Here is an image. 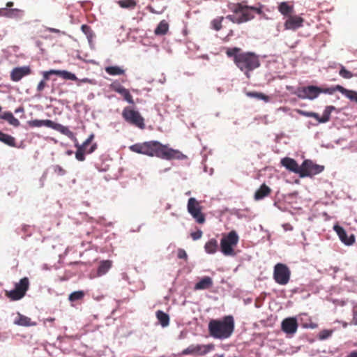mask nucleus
I'll list each match as a JSON object with an SVG mask.
<instances>
[{
    "label": "nucleus",
    "instance_id": "obj_17",
    "mask_svg": "<svg viewBox=\"0 0 357 357\" xmlns=\"http://www.w3.org/2000/svg\"><path fill=\"white\" fill-rule=\"evenodd\" d=\"M31 73L29 66L17 67L10 72V79L13 82H19L22 77Z\"/></svg>",
    "mask_w": 357,
    "mask_h": 357
},
{
    "label": "nucleus",
    "instance_id": "obj_10",
    "mask_svg": "<svg viewBox=\"0 0 357 357\" xmlns=\"http://www.w3.org/2000/svg\"><path fill=\"white\" fill-rule=\"evenodd\" d=\"M188 212L191 215L195 222L198 224H204L206 222V217L202 213L203 207L201 202L194 197H190L187 204Z\"/></svg>",
    "mask_w": 357,
    "mask_h": 357
},
{
    "label": "nucleus",
    "instance_id": "obj_51",
    "mask_svg": "<svg viewBox=\"0 0 357 357\" xmlns=\"http://www.w3.org/2000/svg\"><path fill=\"white\" fill-rule=\"evenodd\" d=\"M52 71H56V70H51L50 71H47V72H45L44 74H43V77L45 79H49V76L50 75H54V73H52Z\"/></svg>",
    "mask_w": 357,
    "mask_h": 357
},
{
    "label": "nucleus",
    "instance_id": "obj_14",
    "mask_svg": "<svg viewBox=\"0 0 357 357\" xmlns=\"http://www.w3.org/2000/svg\"><path fill=\"white\" fill-rule=\"evenodd\" d=\"M213 344H191L182 351L183 355L204 356L213 349Z\"/></svg>",
    "mask_w": 357,
    "mask_h": 357
},
{
    "label": "nucleus",
    "instance_id": "obj_54",
    "mask_svg": "<svg viewBox=\"0 0 357 357\" xmlns=\"http://www.w3.org/2000/svg\"><path fill=\"white\" fill-rule=\"evenodd\" d=\"M13 2L12 1H8L7 3H6V7L7 8H10L11 7L13 6Z\"/></svg>",
    "mask_w": 357,
    "mask_h": 357
},
{
    "label": "nucleus",
    "instance_id": "obj_27",
    "mask_svg": "<svg viewBox=\"0 0 357 357\" xmlns=\"http://www.w3.org/2000/svg\"><path fill=\"white\" fill-rule=\"evenodd\" d=\"M0 142L11 147L16 146V141L15 137L8 134L3 132L2 131H0Z\"/></svg>",
    "mask_w": 357,
    "mask_h": 357
},
{
    "label": "nucleus",
    "instance_id": "obj_48",
    "mask_svg": "<svg viewBox=\"0 0 357 357\" xmlns=\"http://www.w3.org/2000/svg\"><path fill=\"white\" fill-rule=\"evenodd\" d=\"M303 326L304 328H312V329H314V328H317V326H318L317 323H314V322L312 321L311 320H310L309 323L303 324Z\"/></svg>",
    "mask_w": 357,
    "mask_h": 357
},
{
    "label": "nucleus",
    "instance_id": "obj_34",
    "mask_svg": "<svg viewBox=\"0 0 357 357\" xmlns=\"http://www.w3.org/2000/svg\"><path fill=\"white\" fill-rule=\"evenodd\" d=\"M117 3L121 8L126 9H134L137 6L135 0H119Z\"/></svg>",
    "mask_w": 357,
    "mask_h": 357
},
{
    "label": "nucleus",
    "instance_id": "obj_12",
    "mask_svg": "<svg viewBox=\"0 0 357 357\" xmlns=\"http://www.w3.org/2000/svg\"><path fill=\"white\" fill-rule=\"evenodd\" d=\"M324 170V166L314 163L312 160H305L301 165V172L300 177H312L316 174L322 172Z\"/></svg>",
    "mask_w": 357,
    "mask_h": 357
},
{
    "label": "nucleus",
    "instance_id": "obj_32",
    "mask_svg": "<svg viewBox=\"0 0 357 357\" xmlns=\"http://www.w3.org/2000/svg\"><path fill=\"white\" fill-rule=\"evenodd\" d=\"M337 91L342 93L345 95L348 98L351 100H356L357 99V93L354 91H350L344 89L343 86L340 85H337Z\"/></svg>",
    "mask_w": 357,
    "mask_h": 357
},
{
    "label": "nucleus",
    "instance_id": "obj_6",
    "mask_svg": "<svg viewBox=\"0 0 357 357\" xmlns=\"http://www.w3.org/2000/svg\"><path fill=\"white\" fill-rule=\"evenodd\" d=\"M95 137L93 133H91L88 138L82 143V144H79L77 141H74L75 146L77 148V151L75 152V158L79 161H84L85 160L84 154H91L94 152L98 145L96 143L92 144V142Z\"/></svg>",
    "mask_w": 357,
    "mask_h": 357
},
{
    "label": "nucleus",
    "instance_id": "obj_38",
    "mask_svg": "<svg viewBox=\"0 0 357 357\" xmlns=\"http://www.w3.org/2000/svg\"><path fill=\"white\" fill-rule=\"evenodd\" d=\"M246 94L249 97L255 98H257L259 100H263L265 102H268L269 100L268 96H267L266 95H265L262 93H260V92L251 91V92H248Z\"/></svg>",
    "mask_w": 357,
    "mask_h": 357
},
{
    "label": "nucleus",
    "instance_id": "obj_50",
    "mask_svg": "<svg viewBox=\"0 0 357 357\" xmlns=\"http://www.w3.org/2000/svg\"><path fill=\"white\" fill-rule=\"evenodd\" d=\"M8 15V8H0V17H6Z\"/></svg>",
    "mask_w": 357,
    "mask_h": 357
},
{
    "label": "nucleus",
    "instance_id": "obj_16",
    "mask_svg": "<svg viewBox=\"0 0 357 357\" xmlns=\"http://www.w3.org/2000/svg\"><path fill=\"white\" fill-rule=\"evenodd\" d=\"M109 88L112 91H114L121 95L123 97V99L128 103L134 104L133 98L129 90L123 86L118 81L113 82L109 85Z\"/></svg>",
    "mask_w": 357,
    "mask_h": 357
},
{
    "label": "nucleus",
    "instance_id": "obj_25",
    "mask_svg": "<svg viewBox=\"0 0 357 357\" xmlns=\"http://www.w3.org/2000/svg\"><path fill=\"white\" fill-rule=\"evenodd\" d=\"M112 266V261L110 260L101 261L97 271V276L100 277L106 274Z\"/></svg>",
    "mask_w": 357,
    "mask_h": 357
},
{
    "label": "nucleus",
    "instance_id": "obj_42",
    "mask_svg": "<svg viewBox=\"0 0 357 357\" xmlns=\"http://www.w3.org/2000/svg\"><path fill=\"white\" fill-rule=\"evenodd\" d=\"M339 75L345 79H350V78L353 77V76H354L353 74L350 71L347 70L342 66H341V68L340 70Z\"/></svg>",
    "mask_w": 357,
    "mask_h": 357
},
{
    "label": "nucleus",
    "instance_id": "obj_21",
    "mask_svg": "<svg viewBox=\"0 0 357 357\" xmlns=\"http://www.w3.org/2000/svg\"><path fill=\"white\" fill-rule=\"evenodd\" d=\"M334 230L337 234L340 239L344 244L350 245H352L354 243V236H351L350 237H348L346 231L342 227H340L339 225H335L334 226Z\"/></svg>",
    "mask_w": 357,
    "mask_h": 357
},
{
    "label": "nucleus",
    "instance_id": "obj_11",
    "mask_svg": "<svg viewBox=\"0 0 357 357\" xmlns=\"http://www.w3.org/2000/svg\"><path fill=\"white\" fill-rule=\"evenodd\" d=\"M291 271L287 265L277 264L274 267L273 278L280 285H286L290 280Z\"/></svg>",
    "mask_w": 357,
    "mask_h": 357
},
{
    "label": "nucleus",
    "instance_id": "obj_18",
    "mask_svg": "<svg viewBox=\"0 0 357 357\" xmlns=\"http://www.w3.org/2000/svg\"><path fill=\"white\" fill-rule=\"evenodd\" d=\"M282 330L287 334H294L298 328V323L295 318L284 319L281 324Z\"/></svg>",
    "mask_w": 357,
    "mask_h": 357
},
{
    "label": "nucleus",
    "instance_id": "obj_8",
    "mask_svg": "<svg viewBox=\"0 0 357 357\" xmlns=\"http://www.w3.org/2000/svg\"><path fill=\"white\" fill-rule=\"evenodd\" d=\"M239 237L235 231H231L220 241V250L225 256L235 255L234 248L238 244Z\"/></svg>",
    "mask_w": 357,
    "mask_h": 357
},
{
    "label": "nucleus",
    "instance_id": "obj_1",
    "mask_svg": "<svg viewBox=\"0 0 357 357\" xmlns=\"http://www.w3.org/2000/svg\"><path fill=\"white\" fill-rule=\"evenodd\" d=\"M132 152L146 155L150 157H157L163 160H183L187 156L179 150L169 147L167 144H162L158 141L151 140L143 143H137L129 147Z\"/></svg>",
    "mask_w": 357,
    "mask_h": 357
},
{
    "label": "nucleus",
    "instance_id": "obj_15",
    "mask_svg": "<svg viewBox=\"0 0 357 357\" xmlns=\"http://www.w3.org/2000/svg\"><path fill=\"white\" fill-rule=\"evenodd\" d=\"M335 109L334 106H327L326 107L322 116H319V114L313 112H306L303 110H298V113L306 116V117H312L315 119L319 123H326L331 119V112Z\"/></svg>",
    "mask_w": 357,
    "mask_h": 357
},
{
    "label": "nucleus",
    "instance_id": "obj_22",
    "mask_svg": "<svg viewBox=\"0 0 357 357\" xmlns=\"http://www.w3.org/2000/svg\"><path fill=\"white\" fill-rule=\"evenodd\" d=\"M213 284V280L208 276H205L195 285V290H204L210 289Z\"/></svg>",
    "mask_w": 357,
    "mask_h": 357
},
{
    "label": "nucleus",
    "instance_id": "obj_55",
    "mask_svg": "<svg viewBox=\"0 0 357 357\" xmlns=\"http://www.w3.org/2000/svg\"><path fill=\"white\" fill-rule=\"evenodd\" d=\"M349 357H357V352L356 351L351 352L349 354Z\"/></svg>",
    "mask_w": 357,
    "mask_h": 357
},
{
    "label": "nucleus",
    "instance_id": "obj_26",
    "mask_svg": "<svg viewBox=\"0 0 357 357\" xmlns=\"http://www.w3.org/2000/svg\"><path fill=\"white\" fill-rule=\"evenodd\" d=\"M0 118L8 121L10 125L17 127L20 126V121L15 118L13 113L10 112H6L0 115Z\"/></svg>",
    "mask_w": 357,
    "mask_h": 357
},
{
    "label": "nucleus",
    "instance_id": "obj_49",
    "mask_svg": "<svg viewBox=\"0 0 357 357\" xmlns=\"http://www.w3.org/2000/svg\"><path fill=\"white\" fill-rule=\"evenodd\" d=\"M45 86L46 83L45 80H41L38 84L37 91L39 92L42 91L45 89Z\"/></svg>",
    "mask_w": 357,
    "mask_h": 357
},
{
    "label": "nucleus",
    "instance_id": "obj_29",
    "mask_svg": "<svg viewBox=\"0 0 357 357\" xmlns=\"http://www.w3.org/2000/svg\"><path fill=\"white\" fill-rule=\"evenodd\" d=\"M156 317L162 327H167L169 324V316L162 312V310H158L155 313Z\"/></svg>",
    "mask_w": 357,
    "mask_h": 357
},
{
    "label": "nucleus",
    "instance_id": "obj_23",
    "mask_svg": "<svg viewBox=\"0 0 357 357\" xmlns=\"http://www.w3.org/2000/svg\"><path fill=\"white\" fill-rule=\"evenodd\" d=\"M14 324L15 325L21 326H36V322L31 321V319L26 317L20 312L17 313V317L14 320Z\"/></svg>",
    "mask_w": 357,
    "mask_h": 357
},
{
    "label": "nucleus",
    "instance_id": "obj_4",
    "mask_svg": "<svg viewBox=\"0 0 357 357\" xmlns=\"http://www.w3.org/2000/svg\"><path fill=\"white\" fill-rule=\"evenodd\" d=\"M230 10L234 14L228 15L226 18L235 24H241L251 20L255 17V13H261L259 8L243 6L240 3L233 4Z\"/></svg>",
    "mask_w": 357,
    "mask_h": 357
},
{
    "label": "nucleus",
    "instance_id": "obj_28",
    "mask_svg": "<svg viewBox=\"0 0 357 357\" xmlns=\"http://www.w3.org/2000/svg\"><path fill=\"white\" fill-rule=\"evenodd\" d=\"M204 249L208 254L215 253L218 249V241L215 238L210 239L205 243Z\"/></svg>",
    "mask_w": 357,
    "mask_h": 357
},
{
    "label": "nucleus",
    "instance_id": "obj_30",
    "mask_svg": "<svg viewBox=\"0 0 357 357\" xmlns=\"http://www.w3.org/2000/svg\"><path fill=\"white\" fill-rule=\"evenodd\" d=\"M169 30V24L165 20H162L154 31V33L157 36L165 35Z\"/></svg>",
    "mask_w": 357,
    "mask_h": 357
},
{
    "label": "nucleus",
    "instance_id": "obj_3",
    "mask_svg": "<svg viewBox=\"0 0 357 357\" xmlns=\"http://www.w3.org/2000/svg\"><path fill=\"white\" fill-rule=\"evenodd\" d=\"M234 330V320L232 316H225L221 320L212 319L208 323L211 336L216 339L229 338Z\"/></svg>",
    "mask_w": 357,
    "mask_h": 357
},
{
    "label": "nucleus",
    "instance_id": "obj_53",
    "mask_svg": "<svg viewBox=\"0 0 357 357\" xmlns=\"http://www.w3.org/2000/svg\"><path fill=\"white\" fill-rule=\"evenodd\" d=\"M47 30L50 32V33H61L60 30L59 29H54V28H51V27H49L47 29Z\"/></svg>",
    "mask_w": 357,
    "mask_h": 357
},
{
    "label": "nucleus",
    "instance_id": "obj_58",
    "mask_svg": "<svg viewBox=\"0 0 357 357\" xmlns=\"http://www.w3.org/2000/svg\"><path fill=\"white\" fill-rule=\"evenodd\" d=\"M1 111V107L0 106V112Z\"/></svg>",
    "mask_w": 357,
    "mask_h": 357
},
{
    "label": "nucleus",
    "instance_id": "obj_36",
    "mask_svg": "<svg viewBox=\"0 0 357 357\" xmlns=\"http://www.w3.org/2000/svg\"><path fill=\"white\" fill-rule=\"evenodd\" d=\"M279 11L284 15H287L293 12V7L286 2H282L279 6Z\"/></svg>",
    "mask_w": 357,
    "mask_h": 357
},
{
    "label": "nucleus",
    "instance_id": "obj_46",
    "mask_svg": "<svg viewBox=\"0 0 357 357\" xmlns=\"http://www.w3.org/2000/svg\"><path fill=\"white\" fill-rule=\"evenodd\" d=\"M53 169L54 173H56L59 176H63L66 174V170L60 165H54L53 167Z\"/></svg>",
    "mask_w": 357,
    "mask_h": 357
},
{
    "label": "nucleus",
    "instance_id": "obj_9",
    "mask_svg": "<svg viewBox=\"0 0 357 357\" xmlns=\"http://www.w3.org/2000/svg\"><path fill=\"white\" fill-rule=\"evenodd\" d=\"M122 117L129 124L140 129L145 128L144 119L138 111L130 107H126L122 112Z\"/></svg>",
    "mask_w": 357,
    "mask_h": 357
},
{
    "label": "nucleus",
    "instance_id": "obj_33",
    "mask_svg": "<svg viewBox=\"0 0 357 357\" xmlns=\"http://www.w3.org/2000/svg\"><path fill=\"white\" fill-rule=\"evenodd\" d=\"M52 73H54V75H58L65 79H69L73 81L77 79V77L75 74L68 72L66 70H56V71H52Z\"/></svg>",
    "mask_w": 357,
    "mask_h": 357
},
{
    "label": "nucleus",
    "instance_id": "obj_37",
    "mask_svg": "<svg viewBox=\"0 0 357 357\" xmlns=\"http://www.w3.org/2000/svg\"><path fill=\"white\" fill-rule=\"evenodd\" d=\"M224 20V17L221 16V17H218L215 19H213L211 22V27L218 31H220L222 26V22Z\"/></svg>",
    "mask_w": 357,
    "mask_h": 357
},
{
    "label": "nucleus",
    "instance_id": "obj_57",
    "mask_svg": "<svg viewBox=\"0 0 357 357\" xmlns=\"http://www.w3.org/2000/svg\"><path fill=\"white\" fill-rule=\"evenodd\" d=\"M67 153H68V155H70L72 153V151H68Z\"/></svg>",
    "mask_w": 357,
    "mask_h": 357
},
{
    "label": "nucleus",
    "instance_id": "obj_52",
    "mask_svg": "<svg viewBox=\"0 0 357 357\" xmlns=\"http://www.w3.org/2000/svg\"><path fill=\"white\" fill-rule=\"evenodd\" d=\"M352 324L357 325V310L353 312Z\"/></svg>",
    "mask_w": 357,
    "mask_h": 357
},
{
    "label": "nucleus",
    "instance_id": "obj_59",
    "mask_svg": "<svg viewBox=\"0 0 357 357\" xmlns=\"http://www.w3.org/2000/svg\"><path fill=\"white\" fill-rule=\"evenodd\" d=\"M221 357V356H220Z\"/></svg>",
    "mask_w": 357,
    "mask_h": 357
},
{
    "label": "nucleus",
    "instance_id": "obj_20",
    "mask_svg": "<svg viewBox=\"0 0 357 357\" xmlns=\"http://www.w3.org/2000/svg\"><path fill=\"white\" fill-rule=\"evenodd\" d=\"M304 20L297 15L290 16L284 23L286 29L296 30L303 26Z\"/></svg>",
    "mask_w": 357,
    "mask_h": 357
},
{
    "label": "nucleus",
    "instance_id": "obj_47",
    "mask_svg": "<svg viewBox=\"0 0 357 357\" xmlns=\"http://www.w3.org/2000/svg\"><path fill=\"white\" fill-rule=\"evenodd\" d=\"M177 257L179 259H183L185 260L188 259V255L186 252L183 249H178Z\"/></svg>",
    "mask_w": 357,
    "mask_h": 357
},
{
    "label": "nucleus",
    "instance_id": "obj_7",
    "mask_svg": "<svg viewBox=\"0 0 357 357\" xmlns=\"http://www.w3.org/2000/svg\"><path fill=\"white\" fill-rule=\"evenodd\" d=\"M30 282L27 277L20 280L15 284V288L13 290L5 291V296L11 301H19L24 297L26 291L29 290Z\"/></svg>",
    "mask_w": 357,
    "mask_h": 357
},
{
    "label": "nucleus",
    "instance_id": "obj_45",
    "mask_svg": "<svg viewBox=\"0 0 357 357\" xmlns=\"http://www.w3.org/2000/svg\"><path fill=\"white\" fill-rule=\"evenodd\" d=\"M202 235H203V232L200 229H197L196 231L190 233V236L193 241H197V240L200 239L202 238Z\"/></svg>",
    "mask_w": 357,
    "mask_h": 357
},
{
    "label": "nucleus",
    "instance_id": "obj_2",
    "mask_svg": "<svg viewBox=\"0 0 357 357\" xmlns=\"http://www.w3.org/2000/svg\"><path fill=\"white\" fill-rule=\"evenodd\" d=\"M226 54L232 58L234 63L249 77L248 73L258 68L260 62L258 56L252 52H244L239 47L227 48Z\"/></svg>",
    "mask_w": 357,
    "mask_h": 357
},
{
    "label": "nucleus",
    "instance_id": "obj_41",
    "mask_svg": "<svg viewBox=\"0 0 357 357\" xmlns=\"http://www.w3.org/2000/svg\"><path fill=\"white\" fill-rule=\"evenodd\" d=\"M333 334L332 330H323L319 332L318 338L320 340H324L331 337Z\"/></svg>",
    "mask_w": 357,
    "mask_h": 357
},
{
    "label": "nucleus",
    "instance_id": "obj_5",
    "mask_svg": "<svg viewBox=\"0 0 357 357\" xmlns=\"http://www.w3.org/2000/svg\"><path fill=\"white\" fill-rule=\"evenodd\" d=\"M28 124L30 127H41V126H46L48 128H50L52 129H54L60 133L67 136L68 138H70L72 140L77 141V138L75 136V134L68 129V127L64 126L60 123H55L52 120L50 119H45V120H32L28 121Z\"/></svg>",
    "mask_w": 357,
    "mask_h": 357
},
{
    "label": "nucleus",
    "instance_id": "obj_56",
    "mask_svg": "<svg viewBox=\"0 0 357 357\" xmlns=\"http://www.w3.org/2000/svg\"><path fill=\"white\" fill-rule=\"evenodd\" d=\"M233 35V31H230V33L228 34V36H232Z\"/></svg>",
    "mask_w": 357,
    "mask_h": 357
},
{
    "label": "nucleus",
    "instance_id": "obj_43",
    "mask_svg": "<svg viewBox=\"0 0 357 357\" xmlns=\"http://www.w3.org/2000/svg\"><path fill=\"white\" fill-rule=\"evenodd\" d=\"M319 94L320 93H328V94H333L335 91H337V85L335 86L328 87V88H323L319 87Z\"/></svg>",
    "mask_w": 357,
    "mask_h": 357
},
{
    "label": "nucleus",
    "instance_id": "obj_44",
    "mask_svg": "<svg viewBox=\"0 0 357 357\" xmlns=\"http://www.w3.org/2000/svg\"><path fill=\"white\" fill-rule=\"evenodd\" d=\"M81 29L82 31V32L88 37H91L92 36V31H91V29L89 26L86 25V24H83L81 26Z\"/></svg>",
    "mask_w": 357,
    "mask_h": 357
},
{
    "label": "nucleus",
    "instance_id": "obj_40",
    "mask_svg": "<svg viewBox=\"0 0 357 357\" xmlns=\"http://www.w3.org/2000/svg\"><path fill=\"white\" fill-rule=\"evenodd\" d=\"M146 9L151 13L158 15V14H162L165 11V7L164 6H158V7L154 8L153 6L149 5L146 7Z\"/></svg>",
    "mask_w": 357,
    "mask_h": 357
},
{
    "label": "nucleus",
    "instance_id": "obj_31",
    "mask_svg": "<svg viewBox=\"0 0 357 357\" xmlns=\"http://www.w3.org/2000/svg\"><path fill=\"white\" fill-rule=\"evenodd\" d=\"M105 72L110 75H121L125 73V70L117 66H107Z\"/></svg>",
    "mask_w": 357,
    "mask_h": 357
},
{
    "label": "nucleus",
    "instance_id": "obj_19",
    "mask_svg": "<svg viewBox=\"0 0 357 357\" xmlns=\"http://www.w3.org/2000/svg\"><path fill=\"white\" fill-rule=\"evenodd\" d=\"M281 165L287 169L301 176V165L299 166L294 159L288 157L284 158L281 160Z\"/></svg>",
    "mask_w": 357,
    "mask_h": 357
},
{
    "label": "nucleus",
    "instance_id": "obj_39",
    "mask_svg": "<svg viewBox=\"0 0 357 357\" xmlns=\"http://www.w3.org/2000/svg\"><path fill=\"white\" fill-rule=\"evenodd\" d=\"M84 296V293L83 291H74L69 296V301L71 302H74L76 301L82 300Z\"/></svg>",
    "mask_w": 357,
    "mask_h": 357
},
{
    "label": "nucleus",
    "instance_id": "obj_24",
    "mask_svg": "<svg viewBox=\"0 0 357 357\" xmlns=\"http://www.w3.org/2000/svg\"><path fill=\"white\" fill-rule=\"evenodd\" d=\"M271 192V189L266 184H262L255 192L254 198L255 200H261L268 197Z\"/></svg>",
    "mask_w": 357,
    "mask_h": 357
},
{
    "label": "nucleus",
    "instance_id": "obj_13",
    "mask_svg": "<svg viewBox=\"0 0 357 357\" xmlns=\"http://www.w3.org/2000/svg\"><path fill=\"white\" fill-rule=\"evenodd\" d=\"M319 86L311 85L298 87L294 94L300 99L314 100L319 96Z\"/></svg>",
    "mask_w": 357,
    "mask_h": 357
},
{
    "label": "nucleus",
    "instance_id": "obj_35",
    "mask_svg": "<svg viewBox=\"0 0 357 357\" xmlns=\"http://www.w3.org/2000/svg\"><path fill=\"white\" fill-rule=\"evenodd\" d=\"M24 15V10L18 8H8L7 17L19 18Z\"/></svg>",
    "mask_w": 357,
    "mask_h": 357
}]
</instances>
